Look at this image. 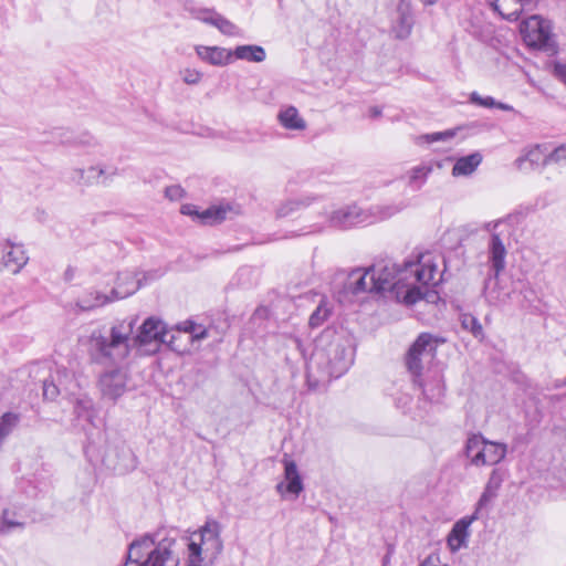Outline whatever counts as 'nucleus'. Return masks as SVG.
Instances as JSON below:
<instances>
[{
    "mask_svg": "<svg viewBox=\"0 0 566 566\" xmlns=\"http://www.w3.org/2000/svg\"><path fill=\"white\" fill-rule=\"evenodd\" d=\"M135 318L124 319L109 328L107 334L97 329L88 338V353L98 364H120L129 355L132 347H136L140 355L156 354L163 344L174 347L175 335L167 332L166 324L157 317H148L139 326L133 337Z\"/></svg>",
    "mask_w": 566,
    "mask_h": 566,
    "instance_id": "1",
    "label": "nucleus"
},
{
    "mask_svg": "<svg viewBox=\"0 0 566 566\" xmlns=\"http://www.w3.org/2000/svg\"><path fill=\"white\" fill-rule=\"evenodd\" d=\"M436 271L437 266L429 254L421 255L417 262H405L403 265L381 261L371 265V286L376 293H388L398 302L413 305L432 296L428 285L434 280Z\"/></svg>",
    "mask_w": 566,
    "mask_h": 566,
    "instance_id": "2",
    "label": "nucleus"
},
{
    "mask_svg": "<svg viewBox=\"0 0 566 566\" xmlns=\"http://www.w3.org/2000/svg\"><path fill=\"white\" fill-rule=\"evenodd\" d=\"M179 543L174 530H159L134 541L124 566H177Z\"/></svg>",
    "mask_w": 566,
    "mask_h": 566,
    "instance_id": "3",
    "label": "nucleus"
},
{
    "mask_svg": "<svg viewBox=\"0 0 566 566\" xmlns=\"http://www.w3.org/2000/svg\"><path fill=\"white\" fill-rule=\"evenodd\" d=\"M220 533L219 522L209 520L198 532L191 534L187 544L189 566H207L214 562L222 551Z\"/></svg>",
    "mask_w": 566,
    "mask_h": 566,
    "instance_id": "4",
    "label": "nucleus"
},
{
    "mask_svg": "<svg viewBox=\"0 0 566 566\" xmlns=\"http://www.w3.org/2000/svg\"><path fill=\"white\" fill-rule=\"evenodd\" d=\"M354 360V349L348 339L337 337L329 343L326 349H316L314 361L318 366H324L328 378H339L343 376Z\"/></svg>",
    "mask_w": 566,
    "mask_h": 566,
    "instance_id": "5",
    "label": "nucleus"
},
{
    "mask_svg": "<svg viewBox=\"0 0 566 566\" xmlns=\"http://www.w3.org/2000/svg\"><path fill=\"white\" fill-rule=\"evenodd\" d=\"M525 43L532 48L549 50L552 48L551 21L539 15H532L521 24Z\"/></svg>",
    "mask_w": 566,
    "mask_h": 566,
    "instance_id": "6",
    "label": "nucleus"
},
{
    "mask_svg": "<svg viewBox=\"0 0 566 566\" xmlns=\"http://www.w3.org/2000/svg\"><path fill=\"white\" fill-rule=\"evenodd\" d=\"M240 212L239 207L229 202H221L199 212L196 206L184 205L181 213L190 216L202 224H218Z\"/></svg>",
    "mask_w": 566,
    "mask_h": 566,
    "instance_id": "7",
    "label": "nucleus"
},
{
    "mask_svg": "<svg viewBox=\"0 0 566 566\" xmlns=\"http://www.w3.org/2000/svg\"><path fill=\"white\" fill-rule=\"evenodd\" d=\"M438 339L430 333H421L406 354L405 363L408 371L418 379L422 371V356L436 350Z\"/></svg>",
    "mask_w": 566,
    "mask_h": 566,
    "instance_id": "8",
    "label": "nucleus"
},
{
    "mask_svg": "<svg viewBox=\"0 0 566 566\" xmlns=\"http://www.w3.org/2000/svg\"><path fill=\"white\" fill-rule=\"evenodd\" d=\"M327 222L333 228L348 229L350 227L369 222V216L358 206L349 205L334 210L327 217Z\"/></svg>",
    "mask_w": 566,
    "mask_h": 566,
    "instance_id": "9",
    "label": "nucleus"
},
{
    "mask_svg": "<svg viewBox=\"0 0 566 566\" xmlns=\"http://www.w3.org/2000/svg\"><path fill=\"white\" fill-rule=\"evenodd\" d=\"M128 375L124 369H113L99 378V389L104 398L116 400L127 390Z\"/></svg>",
    "mask_w": 566,
    "mask_h": 566,
    "instance_id": "10",
    "label": "nucleus"
},
{
    "mask_svg": "<svg viewBox=\"0 0 566 566\" xmlns=\"http://www.w3.org/2000/svg\"><path fill=\"white\" fill-rule=\"evenodd\" d=\"M485 302L495 307L507 304L511 298V290L500 280V274L489 273L483 286Z\"/></svg>",
    "mask_w": 566,
    "mask_h": 566,
    "instance_id": "11",
    "label": "nucleus"
},
{
    "mask_svg": "<svg viewBox=\"0 0 566 566\" xmlns=\"http://www.w3.org/2000/svg\"><path fill=\"white\" fill-rule=\"evenodd\" d=\"M29 256L22 244L7 240L2 245L1 265L11 274H18L28 263Z\"/></svg>",
    "mask_w": 566,
    "mask_h": 566,
    "instance_id": "12",
    "label": "nucleus"
},
{
    "mask_svg": "<svg viewBox=\"0 0 566 566\" xmlns=\"http://www.w3.org/2000/svg\"><path fill=\"white\" fill-rule=\"evenodd\" d=\"M499 224L500 221L489 222L486 224V229L492 231L491 240L489 243L490 273L496 274H500L504 270L506 256L505 245L500 238V234L494 232Z\"/></svg>",
    "mask_w": 566,
    "mask_h": 566,
    "instance_id": "13",
    "label": "nucleus"
},
{
    "mask_svg": "<svg viewBox=\"0 0 566 566\" xmlns=\"http://www.w3.org/2000/svg\"><path fill=\"white\" fill-rule=\"evenodd\" d=\"M494 11L502 18L516 21L523 11L532 10L536 0H489Z\"/></svg>",
    "mask_w": 566,
    "mask_h": 566,
    "instance_id": "14",
    "label": "nucleus"
},
{
    "mask_svg": "<svg viewBox=\"0 0 566 566\" xmlns=\"http://www.w3.org/2000/svg\"><path fill=\"white\" fill-rule=\"evenodd\" d=\"M413 25V15L409 2L401 0L397 7L392 31L399 39H406L410 33Z\"/></svg>",
    "mask_w": 566,
    "mask_h": 566,
    "instance_id": "15",
    "label": "nucleus"
},
{
    "mask_svg": "<svg viewBox=\"0 0 566 566\" xmlns=\"http://www.w3.org/2000/svg\"><path fill=\"white\" fill-rule=\"evenodd\" d=\"M345 286L354 295L365 292L376 293V289L371 286V266L365 270H353L347 276Z\"/></svg>",
    "mask_w": 566,
    "mask_h": 566,
    "instance_id": "16",
    "label": "nucleus"
},
{
    "mask_svg": "<svg viewBox=\"0 0 566 566\" xmlns=\"http://www.w3.org/2000/svg\"><path fill=\"white\" fill-rule=\"evenodd\" d=\"M197 55L205 62L216 65L223 66L232 62V51L221 46H196Z\"/></svg>",
    "mask_w": 566,
    "mask_h": 566,
    "instance_id": "17",
    "label": "nucleus"
},
{
    "mask_svg": "<svg viewBox=\"0 0 566 566\" xmlns=\"http://www.w3.org/2000/svg\"><path fill=\"white\" fill-rule=\"evenodd\" d=\"M140 287V280L133 272L125 271L118 274L116 286L111 292L113 301L125 298Z\"/></svg>",
    "mask_w": 566,
    "mask_h": 566,
    "instance_id": "18",
    "label": "nucleus"
},
{
    "mask_svg": "<svg viewBox=\"0 0 566 566\" xmlns=\"http://www.w3.org/2000/svg\"><path fill=\"white\" fill-rule=\"evenodd\" d=\"M546 158L547 149L536 145L528 149L525 155L516 158L515 165L520 170L537 169L546 166Z\"/></svg>",
    "mask_w": 566,
    "mask_h": 566,
    "instance_id": "19",
    "label": "nucleus"
},
{
    "mask_svg": "<svg viewBox=\"0 0 566 566\" xmlns=\"http://www.w3.org/2000/svg\"><path fill=\"white\" fill-rule=\"evenodd\" d=\"M105 170L99 167H88L87 169L74 168L67 171L66 180L77 186H90L99 182L104 177Z\"/></svg>",
    "mask_w": 566,
    "mask_h": 566,
    "instance_id": "20",
    "label": "nucleus"
},
{
    "mask_svg": "<svg viewBox=\"0 0 566 566\" xmlns=\"http://www.w3.org/2000/svg\"><path fill=\"white\" fill-rule=\"evenodd\" d=\"M479 516L473 514L469 517H464L459 520L452 527L450 534L448 535V545L452 551L459 549L461 546L465 544V541L469 536V526L471 523L476 520Z\"/></svg>",
    "mask_w": 566,
    "mask_h": 566,
    "instance_id": "21",
    "label": "nucleus"
},
{
    "mask_svg": "<svg viewBox=\"0 0 566 566\" xmlns=\"http://www.w3.org/2000/svg\"><path fill=\"white\" fill-rule=\"evenodd\" d=\"M114 453H117V449L109 450L104 458V463L106 464L107 468L122 473V472L135 467L134 455L128 448H126L124 446L120 448V450H119L120 455H119L118 461L113 460Z\"/></svg>",
    "mask_w": 566,
    "mask_h": 566,
    "instance_id": "22",
    "label": "nucleus"
},
{
    "mask_svg": "<svg viewBox=\"0 0 566 566\" xmlns=\"http://www.w3.org/2000/svg\"><path fill=\"white\" fill-rule=\"evenodd\" d=\"M277 119L289 130H304L306 128L305 119L294 106L282 107L277 114Z\"/></svg>",
    "mask_w": 566,
    "mask_h": 566,
    "instance_id": "23",
    "label": "nucleus"
},
{
    "mask_svg": "<svg viewBox=\"0 0 566 566\" xmlns=\"http://www.w3.org/2000/svg\"><path fill=\"white\" fill-rule=\"evenodd\" d=\"M433 170L431 163H422L412 167L406 174L407 186L415 191H418L427 182L428 177Z\"/></svg>",
    "mask_w": 566,
    "mask_h": 566,
    "instance_id": "24",
    "label": "nucleus"
},
{
    "mask_svg": "<svg viewBox=\"0 0 566 566\" xmlns=\"http://www.w3.org/2000/svg\"><path fill=\"white\" fill-rule=\"evenodd\" d=\"M413 384L419 387L423 398L430 402H439L444 395V385L440 377L426 382L413 379Z\"/></svg>",
    "mask_w": 566,
    "mask_h": 566,
    "instance_id": "25",
    "label": "nucleus"
},
{
    "mask_svg": "<svg viewBox=\"0 0 566 566\" xmlns=\"http://www.w3.org/2000/svg\"><path fill=\"white\" fill-rule=\"evenodd\" d=\"M481 465H494L501 462L506 454V446L499 442L488 441L484 439L482 448Z\"/></svg>",
    "mask_w": 566,
    "mask_h": 566,
    "instance_id": "26",
    "label": "nucleus"
},
{
    "mask_svg": "<svg viewBox=\"0 0 566 566\" xmlns=\"http://www.w3.org/2000/svg\"><path fill=\"white\" fill-rule=\"evenodd\" d=\"M238 60H244L248 62L260 63L263 62L266 57L265 50L261 45L256 44H244L238 45L234 51H232V57Z\"/></svg>",
    "mask_w": 566,
    "mask_h": 566,
    "instance_id": "27",
    "label": "nucleus"
},
{
    "mask_svg": "<svg viewBox=\"0 0 566 566\" xmlns=\"http://www.w3.org/2000/svg\"><path fill=\"white\" fill-rule=\"evenodd\" d=\"M315 200H316L315 197H310V196H306V197H303L300 199L287 200L283 203H281L275 209V217H276V219H282V218L292 216L294 212L298 211L300 209L311 206L313 203V201H315Z\"/></svg>",
    "mask_w": 566,
    "mask_h": 566,
    "instance_id": "28",
    "label": "nucleus"
},
{
    "mask_svg": "<svg viewBox=\"0 0 566 566\" xmlns=\"http://www.w3.org/2000/svg\"><path fill=\"white\" fill-rule=\"evenodd\" d=\"M482 161V156L479 153H474L464 157L459 158L453 168V176H468L472 174Z\"/></svg>",
    "mask_w": 566,
    "mask_h": 566,
    "instance_id": "29",
    "label": "nucleus"
},
{
    "mask_svg": "<svg viewBox=\"0 0 566 566\" xmlns=\"http://www.w3.org/2000/svg\"><path fill=\"white\" fill-rule=\"evenodd\" d=\"M109 302H113V298L111 297V295H105L103 293L95 291V292H88L84 296L80 297L76 301L75 305L81 311H92V310L103 306Z\"/></svg>",
    "mask_w": 566,
    "mask_h": 566,
    "instance_id": "30",
    "label": "nucleus"
},
{
    "mask_svg": "<svg viewBox=\"0 0 566 566\" xmlns=\"http://www.w3.org/2000/svg\"><path fill=\"white\" fill-rule=\"evenodd\" d=\"M67 378L69 374L66 370L56 369V379L43 380V397L48 400H54L61 392L62 387H64Z\"/></svg>",
    "mask_w": 566,
    "mask_h": 566,
    "instance_id": "31",
    "label": "nucleus"
},
{
    "mask_svg": "<svg viewBox=\"0 0 566 566\" xmlns=\"http://www.w3.org/2000/svg\"><path fill=\"white\" fill-rule=\"evenodd\" d=\"M284 475L287 482L286 491L294 495H298L303 491V483L295 462L285 461Z\"/></svg>",
    "mask_w": 566,
    "mask_h": 566,
    "instance_id": "32",
    "label": "nucleus"
},
{
    "mask_svg": "<svg viewBox=\"0 0 566 566\" xmlns=\"http://www.w3.org/2000/svg\"><path fill=\"white\" fill-rule=\"evenodd\" d=\"M483 444L484 438L481 434H473L467 441L465 454L471 460V463L476 467L481 465Z\"/></svg>",
    "mask_w": 566,
    "mask_h": 566,
    "instance_id": "33",
    "label": "nucleus"
},
{
    "mask_svg": "<svg viewBox=\"0 0 566 566\" xmlns=\"http://www.w3.org/2000/svg\"><path fill=\"white\" fill-rule=\"evenodd\" d=\"M460 322L463 329L470 332L476 339H483V327L474 315L469 313L461 314Z\"/></svg>",
    "mask_w": 566,
    "mask_h": 566,
    "instance_id": "34",
    "label": "nucleus"
},
{
    "mask_svg": "<svg viewBox=\"0 0 566 566\" xmlns=\"http://www.w3.org/2000/svg\"><path fill=\"white\" fill-rule=\"evenodd\" d=\"M470 102L475 105L488 107V108L496 107L499 109L506 111V112L514 111L513 106L502 103V102H496L491 96L483 97L480 94H478L476 92L471 93Z\"/></svg>",
    "mask_w": 566,
    "mask_h": 566,
    "instance_id": "35",
    "label": "nucleus"
},
{
    "mask_svg": "<svg viewBox=\"0 0 566 566\" xmlns=\"http://www.w3.org/2000/svg\"><path fill=\"white\" fill-rule=\"evenodd\" d=\"M179 332L189 333L192 340H201L208 337V331L205 326L198 325L192 321H186L177 326Z\"/></svg>",
    "mask_w": 566,
    "mask_h": 566,
    "instance_id": "36",
    "label": "nucleus"
},
{
    "mask_svg": "<svg viewBox=\"0 0 566 566\" xmlns=\"http://www.w3.org/2000/svg\"><path fill=\"white\" fill-rule=\"evenodd\" d=\"M329 313L331 311L327 306V303L322 300L316 310L310 316V326L313 328L321 326L327 319Z\"/></svg>",
    "mask_w": 566,
    "mask_h": 566,
    "instance_id": "37",
    "label": "nucleus"
},
{
    "mask_svg": "<svg viewBox=\"0 0 566 566\" xmlns=\"http://www.w3.org/2000/svg\"><path fill=\"white\" fill-rule=\"evenodd\" d=\"M213 27L217 28L221 33H223L226 35H230V36L241 35L240 29L221 14H218L216 20L213 21Z\"/></svg>",
    "mask_w": 566,
    "mask_h": 566,
    "instance_id": "38",
    "label": "nucleus"
},
{
    "mask_svg": "<svg viewBox=\"0 0 566 566\" xmlns=\"http://www.w3.org/2000/svg\"><path fill=\"white\" fill-rule=\"evenodd\" d=\"M455 133L451 129L444 130V132H437L431 134H424L418 137V144L420 143H427V144H433L439 142H448L454 137Z\"/></svg>",
    "mask_w": 566,
    "mask_h": 566,
    "instance_id": "39",
    "label": "nucleus"
},
{
    "mask_svg": "<svg viewBox=\"0 0 566 566\" xmlns=\"http://www.w3.org/2000/svg\"><path fill=\"white\" fill-rule=\"evenodd\" d=\"M190 13L195 19L211 25H213V21L219 14L214 10L207 8H191Z\"/></svg>",
    "mask_w": 566,
    "mask_h": 566,
    "instance_id": "40",
    "label": "nucleus"
},
{
    "mask_svg": "<svg viewBox=\"0 0 566 566\" xmlns=\"http://www.w3.org/2000/svg\"><path fill=\"white\" fill-rule=\"evenodd\" d=\"M549 165H566V146L562 145L556 147L553 151L547 153L546 166Z\"/></svg>",
    "mask_w": 566,
    "mask_h": 566,
    "instance_id": "41",
    "label": "nucleus"
},
{
    "mask_svg": "<svg viewBox=\"0 0 566 566\" xmlns=\"http://www.w3.org/2000/svg\"><path fill=\"white\" fill-rule=\"evenodd\" d=\"M14 513H11L9 510H3L1 520H0V532L1 533H8L14 527H20L23 524L15 521L12 516Z\"/></svg>",
    "mask_w": 566,
    "mask_h": 566,
    "instance_id": "42",
    "label": "nucleus"
},
{
    "mask_svg": "<svg viewBox=\"0 0 566 566\" xmlns=\"http://www.w3.org/2000/svg\"><path fill=\"white\" fill-rule=\"evenodd\" d=\"M180 74H181L182 81L189 85H196L202 78V73L197 70H193V69H186V70L181 71Z\"/></svg>",
    "mask_w": 566,
    "mask_h": 566,
    "instance_id": "43",
    "label": "nucleus"
},
{
    "mask_svg": "<svg viewBox=\"0 0 566 566\" xmlns=\"http://www.w3.org/2000/svg\"><path fill=\"white\" fill-rule=\"evenodd\" d=\"M92 402L90 400H78L75 406V412L77 417H86L87 419L91 418V411Z\"/></svg>",
    "mask_w": 566,
    "mask_h": 566,
    "instance_id": "44",
    "label": "nucleus"
},
{
    "mask_svg": "<svg viewBox=\"0 0 566 566\" xmlns=\"http://www.w3.org/2000/svg\"><path fill=\"white\" fill-rule=\"evenodd\" d=\"M402 210V206L378 207L379 219H387Z\"/></svg>",
    "mask_w": 566,
    "mask_h": 566,
    "instance_id": "45",
    "label": "nucleus"
},
{
    "mask_svg": "<svg viewBox=\"0 0 566 566\" xmlns=\"http://www.w3.org/2000/svg\"><path fill=\"white\" fill-rule=\"evenodd\" d=\"M165 196L169 200H178L184 196V189L179 185H172L165 189Z\"/></svg>",
    "mask_w": 566,
    "mask_h": 566,
    "instance_id": "46",
    "label": "nucleus"
},
{
    "mask_svg": "<svg viewBox=\"0 0 566 566\" xmlns=\"http://www.w3.org/2000/svg\"><path fill=\"white\" fill-rule=\"evenodd\" d=\"M494 494L490 491L489 488L482 493L480 500L478 501L476 509L474 514H479V512L491 501Z\"/></svg>",
    "mask_w": 566,
    "mask_h": 566,
    "instance_id": "47",
    "label": "nucleus"
},
{
    "mask_svg": "<svg viewBox=\"0 0 566 566\" xmlns=\"http://www.w3.org/2000/svg\"><path fill=\"white\" fill-rule=\"evenodd\" d=\"M554 74L560 81L566 83V63H556L554 65Z\"/></svg>",
    "mask_w": 566,
    "mask_h": 566,
    "instance_id": "48",
    "label": "nucleus"
},
{
    "mask_svg": "<svg viewBox=\"0 0 566 566\" xmlns=\"http://www.w3.org/2000/svg\"><path fill=\"white\" fill-rule=\"evenodd\" d=\"M420 566H448L446 564H442L439 556L437 555H429L421 564Z\"/></svg>",
    "mask_w": 566,
    "mask_h": 566,
    "instance_id": "49",
    "label": "nucleus"
},
{
    "mask_svg": "<svg viewBox=\"0 0 566 566\" xmlns=\"http://www.w3.org/2000/svg\"><path fill=\"white\" fill-rule=\"evenodd\" d=\"M381 114H382V111L378 106H373V107L369 108V116L371 118H378V117L381 116Z\"/></svg>",
    "mask_w": 566,
    "mask_h": 566,
    "instance_id": "50",
    "label": "nucleus"
},
{
    "mask_svg": "<svg viewBox=\"0 0 566 566\" xmlns=\"http://www.w3.org/2000/svg\"><path fill=\"white\" fill-rule=\"evenodd\" d=\"M74 276H75V269L72 266H69L64 272V280L70 282L74 279Z\"/></svg>",
    "mask_w": 566,
    "mask_h": 566,
    "instance_id": "51",
    "label": "nucleus"
},
{
    "mask_svg": "<svg viewBox=\"0 0 566 566\" xmlns=\"http://www.w3.org/2000/svg\"><path fill=\"white\" fill-rule=\"evenodd\" d=\"M424 3L427 4H432L434 3L437 0H422Z\"/></svg>",
    "mask_w": 566,
    "mask_h": 566,
    "instance_id": "52",
    "label": "nucleus"
},
{
    "mask_svg": "<svg viewBox=\"0 0 566 566\" xmlns=\"http://www.w3.org/2000/svg\"><path fill=\"white\" fill-rule=\"evenodd\" d=\"M282 486H283V484H282V483H279V484H277V490H279V491H281Z\"/></svg>",
    "mask_w": 566,
    "mask_h": 566,
    "instance_id": "53",
    "label": "nucleus"
},
{
    "mask_svg": "<svg viewBox=\"0 0 566 566\" xmlns=\"http://www.w3.org/2000/svg\"><path fill=\"white\" fill-rule=\"evenodd\" d=\"M96 144L95 139L92 137V145L94 146Z\"/></svg>",
    "mask_w": 566,
    "mask_h": 566,
    "instance_id": "54",
    "label": "nucleus"
}]
</instances>
